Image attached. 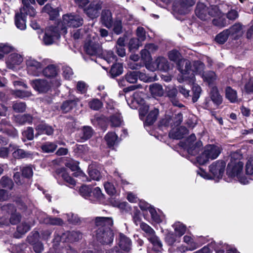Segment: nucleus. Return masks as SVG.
<instances>
[{
    "label": "nucleus",
    "mask_w": 253,
    "mask_h": 253,
    "mask_svg": "<svg viewBox=\"0 0 253 253\" xmlns=\"http://www.w3.org/2000/svg\"><path fill=\"white\" fill-rule=\"evenodd\" d=\"M96 227L95 231L97 240L104 245L112 243L114 234L111 227L113 225V220L111 217H96L94 219Z\"/></svg>",
    "instance_id": "obj_1"
},
{
    "label": "nucleus",
    "mask_w": 253,
    "mask_h": 253,
    "mask_svg": "<svg viewBox=\"0 0 253 253\" xmlns=\"http://www.w3.org/2000/svg\"><path fill=\"white\" fill-rule=\"evenodd\" d=\"M205 65L201 61H195L193 63V69L189 61L182 59L178 61L177 68L181 73L183 81H188L190 83L194 84L195 81V74L201 76L204 73Z\"/></svg>",
    "instance_id": "obj_2"
},
{
    "label": "nucleus",
    "mask_w": 253,
    "mask_h": 253,
    "mask_svg": "<svg viewBox=\"0 0 253 253\" xmlns=\"http://www.w3.org/2000/svg\"><path fill=\"white\" fill-rule=\"evenodd\" d=\"M59 73V65L48 60V91H55L61 85Z\"/></svg>",
    "instance_id": "obj_3"
},
{
    "label": "nucleus",
    "mask_w": 253,
    "mask_h": 253,
    "mask_svg": "<svg viewBox=\"0 0 253 253\" xmlns=\"http://www.w3.org/2000/svg\"><path fill=\"white\" fill-rule=\"evenodd\" d=\"M26 68L27 74L34 77L43 75L47 76V67H43L42 64L32 57H28L25 60Z\"/></svg>",
    "instance_id": "obj_4"
},
{
    "label": "nucleus",
    "mask_w": 253,
    "mask_h": 253,
    "mask_svg": "<svg viewBox=\"0 0 253 253\" xmlns=\"http://www.w3.org/2000/svg\"><path fill=\"white\" fill-rule=\"evenodd\" d=\"M182 119V115L181 113L175 114L174 116L172 112H169V114L166 115L165 118L161 120L160 125L161 126H168L169 125L171 126H172L173 125L177 126L180 125Z\"/></svg>",
    "instance_id": "obj_5"
},
{
    "label": "nucleus",
    "mask_w": 253,
    "mask_h": 253,
    "mask_svg": "<svg viewBox=\"0 0 253 253\" xmlns=\"http://www.w3.org/2000/svg\"><path fill=\"white\" fill-rule=\"evenodd\" d=\"M216 7V5H212L208 7L203 3H199L195 9L196 15L202 20H208L211 19L213 13L211 11H212L214 7Z\"/></svg>",
    "instance_id": "obj_6"
},
{
    "label": "nucleus",
    "mask_w": 253,
    "mask_h": 253,
    "mask_svg": "<svg viewBox=\"0 0 253 253\" xmlns=\"http://www.w3.org/2000/svg\"><path fill=\"white\" fill-rule=\"evenodd\" d=\"M102 4L103 2L101 0H93L87 7L84 8V11L89 18H96L99 15Z\"/></svg>",
    "instance_id": "obj_7"
},
{
    "label": "nucleus",
    "mask_w": 253,
    "mask_h": 253,
    "mask_svg": "<svg viewBox=\"0 0 253 253\" xmlns=\"http://www.w3.org/2000/svg\"><path fill=\"white\" fill-rule=\"evenodd\" d=\"M226 163L222 160L216 161L209 166V170L213 179H219L224 173Z\"/></svg>",
    "instance_id": "obj_8"
},
{
    "label": "nucleus",
    "mask_w": 253,
    "mask_h": 253,
    "mask_svg": "<svg viewBox=\"0 0 253 253\" xmlns=\"http://www.w3.org/2000/svg\"><path fill=\"white\" fill-rule=\"evenodd\" d=\"M83 19L79 15L67 14L63 16V24L70 27H79L82 25Z\"/></svg>",
    "instance_id": "obj_9"
},
{
    "label": "nucleus",
    "mask_w": 253,
    "mask_h": 253,
    "mask_svg": "<svg viewBox=\"0 0 253 253\" xmlns=\"http://www.w3.org/2000/svg\"><path fill=\"white\" fill-rule=\"evenodd\" d=\"M23 61L22 55L18 53H12L10 54L6 59V66L9 69L15 70L18 69Z\"/></svg>",
    "instance_id": "obj_10"
},
{
    "label": "nucleus",
    "mask_w": 253,
    "mask_h": 253,
    "mask_svg": "<svg viewBox=\"0 0 253 253\" xmlns=\"http://www.w3.org/2000/svg\"><path fill=\"white\" fill-rule=\"evenodd\" d=\"M211 11V12H213L211 17L214 18L212 21V24L214 26L223 28L228 25L224 13L220 10L218 7H214L212 11Z\"/></svg>",
    "instance_id": "obj_11"
},
{
    "label": "nucleus",
    "mask_w": 253,
    "mask_h": 253,
    "mask_svg": "<svg viewBox=\"0 0 253 253\" xmlns=\"http://www.w3.org/2000/svg\"><path fill=\"white\" fill-rule=\"evenodd\" d=\"M178 90L180 93H181L184 97L187 98L192 97V100L193 102H196L200 97L201 88L197 84H194L192 87L193 95L191 96L189 94L190 90L186 88L185 87L180 85L178 86Z\"/></svg>",
    "instance_id": "obj_12"
},
{
    "label": "nucleus",
    "mask_w": 253,
    "mask_h": 253,
    "mask_svg": "<svg viewBox=\"0 0 253 253\" xmlns=\"http://www.w3.org/2000/svg\"><path fill=\"white\" fill-rule=\"evenodd\" d=\"M222 245V243L221 242L216 243L215 242H211L207 246L193 253H211V249H214L217 253H223L224 252V249H227L228 246L225 244L220 248L219 246Z\"/></svg>",
    "instance_id": "obj_13"
},
{
    "label": "nucleus",
    "mask_w": 253,
    "mask_h": 253,
    "mask_svg": "<svg viewBox=\"0 0 253 253\" xmlns=\"http://www.w3.org/2000/svg\"><path fill=\"white\" fill-rule=\"evenodd\" d=\"M243 166L244 164L242 162H232L228 164L227 173L229 176L232 177H238L243 170Z\"/></svg>",
    "instance_id": "obj_14"
},
{
    "label": "nucleus",
    "mask_w": 253,
    "mask_h": 253,
    "mask_svg": "<svg viewBox=\"0 0 253 253\" xmlns=\"http://www.w3.org/2000/svg\"><path fill=\"white\" fill-rule=\"evenodd\" d=\"M87 54L90 55H100L102 52V47L99 43L95 41H88L84 46Z\"/></svg>",
    "instance_id": "obj_15"
},
{
    "label": "nucleus",
    "mask_w": 253,
    "mask_h": 253,
    "mask_svg": "<svg viewBox=\"0 0 253 253\" xmlns=\"http://www.w3.org/2000/svg\"><path fill=\"white\" fill-rule=\"evenodd\" d=\"M82 234L78 231H67L63 233L60 237V241L63 242H76L81 239Z\"/></svg>",
    "instance_id": "obj_16"
},
{
    "label": "nucleus",
    "mask_w": 253,
    "mask_h": 253,
    "mask_svg": "<svg viewBox=\"0 0 253 253\" xmlns=\"http://www.w3.org/2000/svg\"><path fill=\"white\" fill-rule=\"evenodd\" d=\"M204 151L210 160H212L218 157L221 152V148L217 145H208L205 147Z\"/></svg>",
    "instance_id": "obj_17"
},
{
    "label": "nucleus",
    "mask_w": 253,
    "mask_h": 253,
    "mask_svg": "<svg viewBox=\"0 0 253 253\" xmlns=\"http://www.w3.org/2000/svg\"><path fill=\"white\" fill-rule=\"evenodd\" d=\"M158 112H140L139 118L141 120H144V125H151L156 121Z\"/></svg>",
    "instance_id": "obj_18"
},
{
    "label": "nucleus",
    "mask_w": 253,
    "mask_h": 253,
    "mask_svg": "<svg viewBox=\"0 0 253 253\" xmlns=\"http://www.w3.org/2000/svg\"><path fill=\"white\" fill-rule=\"evenodd\" d=\"M188 129L185 126H175L172 128L169 133V137L171 138L179 139L183 137L187 133Z\"/></svg>",
    "instance_id": "obj_19"
},
{
    "label": "nucleus",
    "mask_w": 253,
    "mask_h": 253,
    "mask_svg": "<svg viewBox=\"0 0 253 253\" xmlns=\"http://www.w3.org/2000/svg\"><path fill=\"white\" fill-rule=\"evenodd\" d=\"M65 27L61 28L62 30H64ZM60 29V24L57 26L50 27L48 28V45L52 44L56 40H58L60 38L59 30Z\"/></svg>",
    "instance_id": "obj_20"
},
{
    "label": "nucleus",
    "mask_w": 253,
    "mask_h": 253,
    "mask_svg": "<svg viewBox=\"0 0 253 253\" xmlns=\"http://www.w3.org/2000/svg\"><path fill=\"white\" fill-rule=\"evenodd\" d=\"M31 27L34 30H38L37 33L39 38L42 41V43L45 45H47V32L46 29H40V25L36 21H31Z\"/></svg>",
    "instance_id": "obj_21"
},
{
    "label": "nucleus",
    "mask_w": 253,
    "mask_h": 253,
    "mask_svg": "<svg viewBox=\"0 0 253 253\" xmlns=\"http://www.w3.org/2000/svg\"><path fill=\"white\" fill-rule=\"evenodd\" d=\"M32 87L39 93L47 91V82L45 79H36L31 82Z\"/></svg>",
    "instance_id": "obj_22"
},
{
    "label": "nucleus",
    "mask_w": 253,
    "mask_h": 253,
    "mask_svg": "<svg viewBox=\"0 0 253 253\" xmlns=\"http://www.w3.org/2000/svg\"><path fill=\"white\" fill-rule=\"evenodd\" d=\"M226 30L230 36L236 39L243 34V26L241 24L237 23Z\"/></svg>",
    "instance_id": "obj_23"
},
{
    "label": "nucleus",
    "mask_w": 253,
    "mask_h": 253,
    "mask_svg": "<svg viewBox=\"0 0 253 253\" xmlns=\"http://www.w3.org/2000/svg\"><path fill=\"white\" fill-rule=\"evenodd\" d=\"M119 246L123 250L128 252L131 249V240L123 233L119 234Z\"/></svg>",
    "instance_id": "obj_24"
},
{
    "label": "nucleus",
    "mask_w": 253,
    "mask_h": 253,
    "mask_svg": "<svg viewBox=\"0 0 253 253\" xmlns=\"http://www.w3.org/2000/svg\"><path fill=\"white\" fill-rule=\"evenodd\" d=\"M56 173L59 176L61 177L71 187H73L76 185V181L68 174L65 169L60 168L57 169Z\"/></svg>",
    "instance_id": "obj_25"
},
{
    "label": "nucleus",
    "mask_w": 253,
    "mask_h": 253,
    "mask_svg": "<svg viewBox=\"0 0 253 253\" xmlns=\"http://www.w3.org/2000/svg\"><path fill=\"white\" fill-rule=\"evenodd\" d=\"M93 133V130L91 126H84L81 130V132L78 134L80 140L84 141L89 139Z\"/></svg>",
    "instance_id": "obj_26"
},
{
    "label": "nucleus",
    "mask_w": 253,
    "mask_h": 253,
    "mask_svg": "<svg viewBox=\"0 0 253 253\" xmlns=\"http://www.w3.org/2000/svg\"><path fill=\"white\" fill-rule=\"evenodd\" d=\"M16 27L20 30L26 29V18L19 12L16 13L14 17Z\"/></svg>",
    "instance_id": "obj_27"
},
{
    "label": "nucleus",
    "mask_w": 253,
    "mask_h": 253,
    "mask_svg": "<svg viewBox=\"0 0 253 253\" xmlns=\"http://www.w3.org/2000/svg\"><path fill=\"white\" fill-rule=\"evenodd\" d=\"M210 96L214 105L217 106L216 109H218V107L221 104L222 102V97L219 93L216 87L213 86L211 88Z\"/></svg>",
    "instance_id": "obj_28"
},
{
    "label": "nucleus",
    "mask_w": 253,
    "mask_h": 253,
    "mask_svg": "<svg viewBox=\"0 0 253 253\" xmlns=\"http://www.w3.org/2000/svg\"><path fill=\"white\" fill-rule=\"evenodd\" d=\"M177 90L176 88L173 87L167 91V95L171 99V102L174 106L178 107L182 109L184 106L175 99L177 94Z\"/></svg>",
    "instance_id": "obj_29"
},
{
    "label": "nucleus",
    "mask_w": 253,
    "mask_h": 253,
    "mask_svg": "<svg viewBox=\"0 0 253 253\" xmlns=\"http://www.w3.org/2000/svg\"><path fill=\"white\" fill-rule=\"evenodd\" d=\"M149 91L154 97H161L164 95V90L163 86L158 84L154 83L150 84L149 87Z\"/></svg>",
    "instance_id": "obj_30"
},
{
    "label": "nucleus",
    "mask_w": 253,
    "mask_h": 253,
    "mask_svg": "<svg viewBox=\"0 0 253 253\" xmlns=\"http://www.w3.org/2000/svg\"><path fill=\"white\" fill-rule=\"evenodd\" d=\"M14 121L20 125H23L26 123L30 124L32 122L33 118L29 114H19L14 116Z\"/></svg>",
    "instance_id": "obj_31"
},
{
    "label": "nucleus",
    "mask_w": 253,
    "mask_h": 253,
    "mask_svg": "<svg viewBox=\"0 0 253 253\" xmlns=\"http://www.w3.org/2000/svg\"><path fill=\"white\" fill-rule=\"evenodd\" d=\"M101 21L102 24L107 28L112 25L113 20L112 13L109 10H103L101 14Z\"/></svg>",
    "instance_id": "obj_32"
},
{
    "label": "nucleus",
    "mask_w": 253,
    "mask_h": 253,
    "mask_svg": "<svg viewBox=\"0 0 253 253\" xmlns=\"http://www.w3.org/2000/svg\"><path fill=\"white\" fill-rule=\"evenodd\" d=\"M177 2L179 4V10L181 14H185L188 11L189 7L195 4L193 0H177Z\"/></svg>",
    "instance_id": "obj_33"
},
{
    "label": "nucleus",
    "mask_w": 253,
    "mask_h": 253,
    "mask_svg": "<svg viewBox=\"0 0 253 253\" xmlns=\"http://www.w3.org/2000/svg\"><path fill=\"white\" fill-rule=\"evenodd\" d=\"M154 64L157 66V68L160 70L167 71L169 68L167 59L163 57L157 58Z\"/></svg>",
    "instance_id": "obj_34"
},
{
    "label": "nucleus",
    "mask_w": 253,
    "mask_h": 253,
    "mask_svg": "<svg viewBox=\"0 0 253 253\" xmlns=\"http://www.w3.org/2000/svg\"><path fill=\"white\" fill-rule=\"evenodd\" d=\"M147 239L153 245L154 249L158 252L162 249V243L159 238L154 233L153 235L148 237Z\"/></svg>",
    "instance_id": "obj_35"
},
{
    "label": "nucleus",
    "mask_w": 253,
    "mask_h": 253,
    "mask_svg": "<svg viewBox=\"0 0 253 253\" xmlns=\"http://www.w3.org/2000/svg\"><path fill=\"white\" fill-rule=\"evenodd\" d=\"M202 143L201 141L196 142L194 144H189L186 146L188 153L191 155H196L201 150Z\"/></svg>",
    "instance_id": "obj_36"
},
{
    "label": "nucleus",
    "mask_w": 253,
    "mask_h": 253,
    "mask_svg": "<svg viewBox=\"0 0 253 253\" xmlns=\"http://www.w3.org/2000/svg\"><path fill=\"white\" fill-rule=\"evenodd\" d=\"M105 139L108 147L111 148L118 142V137L115 132H109L106 134Z\"/></svg>",
    "instance_id": "obj_37"
},
{
    "label": "nucleus",
    "mask_w": 253,
    "mask_h": 253,
    "mask_svg": "<svg viewBox=\"0 0 253 253\" xmlns=\"http://www.w3.org/2000/svg\"><path fill=\"white\" fill-rule=\"evenodd\" d=\"M226 98L232 103L238 101V96L236 90L230 86H227L225 89Z\"/></svg>",
    "instance_id": "obj_38"
},
{
    "label": "nucleus",
    "mask_w": 253,
    "mask_h": 253,
    "mask_svg": "<svg viewBox=\"0 0 253 253\" xmlns=\"http://www.w3.org/2000/svg\"><path fill=\"white\" fill-rule=\"evenodd\" d=\"M19 12L26 17L27 15H29L30 17H34L36 16L37 13L35 9L31 5L22 7L20 9Z\"/></svg>",
    "instance_id": "obj_39"
},
{
    "label": "nucleus",
    "mask_w": 253,
    "mask_h": 253,
    "mask_svg": "<svg viewBox=\"0 0 253 253\" xmlns=\"http://www.w3.org/2000/svg\"><path fill=\"white\" fill-rule=\"evenodd\" d=\"M13 157L15 159H24L29 158L32 156L30 152L25 151L23 149H16L12 153Z\"/></svg>",
    "instance_id": "obj_40"
},
{
    "label": "nucleus",
    "mask_w": 253,
    "mask_h": 253,
    "mask_svg": "<svg viewBox=\"0 0 253 253\" xmlns=\"http://www.w3.org/2000/svg\"><path fill=\"white\" fill-rule=\"evenodd\" d=\"M79 100H68L64 102L61 106V109L65 111H70L77 109V102Z\"/></svg>",
    "instance_id": "obj_41"
},
{
    "label": "nucleus",
    "mask_w": 253,
    "mask_h": 253,
    "mask_svg": "<svg viewBox=\"0 0 253 253\" xmlns=\"http://www.w3.org/2000/svg\"><path fill=\"white\" fill-rule=\"evenodd\" d=\"M91 192L92 187L86 185H83L79 190L80 194L82 197L90 200H92Z\"/></svg>",
    "instance_id": "obj_42"
},
{
    "label": "nucleus",
    "mask_w": 253,
    "mask_h": 253,
    "mask_svg": "<svg viewBox=\"0 0 253 253\" xmlns=\"http://www.w3.org/2000/svg\"><path fill=\"white\" fill-rule=\"evenodd\" d=\"M100 55H101L103 58L108 63H113L116 61V56L114 52L111 50L102 51Z\"/></svg>",
    "instance_id": "obj_43"
},
{
    "label": "nucleus",
    "mask_w": 253,
    "mask_h": 253,
    "mask_svg": "<svg viewBox=\"0 0 253 253\" xmlns=\"http://www.w3.org/2000/svg\"><path fill=\"white\" fill-rule=\"evenodd\" d=\"M0 184L3 188L11 190L13 188L14 183L10 178L7 176H3L0 180Z\"/></svg>",
    "instance_id": "obj_44"
},
{
    "label": "nucleus",
    "mask_w": 253,
    "mask_h": 253,
    "mask_svg": "<svg viewBox=\"0 0 253 253\" xmlns=\"http://www.w3.org/2000/svg\"><path fill=\"white\" fill-rule=\"evenodd\" d=\"M110 122L111 126L113 127L120 126L123 122L122 118L120 114L119 113L112 116L110 118Z\"/></svg>",
    "instance_id": "obj_45"
},
{
    "label": "nucleus",
    "mask_w": 253,
    "mask_h": 253,
    "mask_svg": "<svg viewBox=\"0 0 253 253\" xmlns=\"http://www.w3.org/2000/svg\"><path fill=\"white\" fill-rule=\"evenodd\" d=\"M172 226L174 229L175 233L179 237L182 236L186 231V226L180 222H176Z\"/></svg>",
    "instance_id": "obj_46"
},
{
    "label": "nucleus",
    "mask_w": 253,
    "mask_h": 253,
    "mask_svg": "<svg viewBox=\"0 0 253 253\" xmlns=\"http://www.w3.org/2000/svg\"><path fill=\"white\" fill-rule=\"evenodd\" d=\"M139 72L134 71L128 72L125 76L126 80L129 83H136L138 78Z\"/></svg>",
    "instance_id": "obj_47"
},
{
    "label": "nucleus",
    "mask_w": 253,
    "mask_h": 253,
    "mask_svg": "<svg viewBox=\"0 0 253 253\" xmlns=\"http://www.w3.org/2000/svg\"><path fill=\"white\" fill-rule=\"evenodd\" d=\"M123 67L121 63H115L113 64L110 70L111 74L114 76L116 77L119 76L123 73Z\"/></svg>",
    "instance_id": "obj_48"
},
{
    "label": "nucleus",
    "mask_w": 253,
    "mask_h": 253,
    "mask_svg": "<svg viewBox=\"0 0 253 253\" xmlns=\"http://www.w3.org/2000/svg\"><path fill=\"white\" fill-rule=\"evenodd\" d=\"M12 93L17 97L24 98L32 96V94L31 91L22 90L20 89H15L12 90Z\"/></svg>",
    "instance_id": "obj_49"
},
{
    "label": "nucleus",
    "mask_w": 253,
    "mask_h": 253,
    "mask_svg": "<svg viewBox=\"0 0 253 253\" xmlns=\"http://www.w3.org/2000/svg\"><path fill=\"white\" fill-rule=\"evenodd\" d=\"M140 227L145 232L147 238L155 233V231L149 225L144 222H141Z\"/></svg>",
    "instance_id": "obj_50"
},
{
    "label": "nucleus",
    "mask_w": 253,
    "mask_h": 253,
    "mask_svg": "<svg viewBox=\"0 0 253 253\" xmlns=\"http://www.w3.org/2000/svg\"><path fill=\"white\" fill-rule=\"evenodd\" d=\"M201 77L203 80L208 83L209 84H211L216 79L215 74L212 71H209L206 73L204 72V73H202Z\"/></svg>",
    "instance_id": "obj_51"
},
{
    "label": "nucleus",
    "mask_w": 253,
    "mask_h": 253,
    "mask_svg": "<svg viewBox=\"0 0 253 253\" xmlns=\"http://www.w3.org/2000/svg\"><path fill=\"white\" fill-rule=\"evenodd\" d=\"M229 36L227 31L224 30L222 32L218 34L215 37V41L219 43L223 44L227 40L228 37Z\"/></svg>",
    "instance_id": "obj_52"
},
{
    "label": "nucleus",
    "mask_w": 253,
    "mask_h": 253,
    "mask_svg": "<svg viewBox=\"0 0 253 253\" xmlns=\"http://www.w3.org/2000/svg\"><path fill=\"white\" fill-rule=\"evenodd\" d=\"M90 108L93 110H98L103 106V103L98 99H93L88 103Z\"/></svg>",
    "instance_id": "obj_53"
},
{
    "label": "nucleus",
    "mask_w": 253,
    "mask_h": 253,
    "mask_svg": "<svg viewBox=\"0 0 253 253\" xmlns=\"http://www.w3.org/2000/svg\"><path fill=\"white\" fill-rule=\"evenodd\" d=\"M30 228L31 226L28 223L26 222H22L17 226V231L18 233L22 235L30 230Z\"/></svg>",
    "instance_id": "obj_54"
},
{
    "label": "nucleus",
    "mask_w": 253,
    "mask_h": 253,
    "mask_svg": "<svg viewBox=\"0 0 253 253\" xmlns=\"http://www.w3.org/2000/svg\"><path fill=\"white\" fill-rule=\"evenodd\" d=\"M88 174L91 179L99 181L101 177L100 172L95 169L90 168L88 169Z\"/></svg>",
    "instance_id": "obj_55"
},
{
    "label": "nucleus",
    "mask_w": 253,
    "mask_h": 253,
    "mask_svg": "<svg viewBox=\"0 0 253 253\" xmlns=\"http://www.w3.org/2000/svg\"><path fill=\"white\" fill-rule=\"evenodd\" d=\"M20 170L23 176L26 178H30L33 174V169L31 166H25L20 167Z\"/></svg>",
    "instance_id": "obj_56"
},
{
    "label": "nucleus",
    "mask_w": 253,
    "mask_h": 253,
    "mask_svg": "<svg viewBox=\"0 0 253 253\" xmlns=\"http://www.w3.org/2000/svg\"><path fill=\"white\" fill-rule=\"evenodd\" d=\"M14 50V48L7 43H0V52L2 54H8Z\"/></svg>",
    "instance_id": "obj_57"
},
{
    "label": "nucleus",
    "mask_w": 253,
    "mask_h": 253,
    "mask_svg": "<svg viewBox=\"0 0 253 253\" xmlns=\"http://www.w3.org/2000/svg\"><path fill=\"white\" fill-rule=\"evenodd\" d=\"M3 132L13 138L18 136L17 130L12 126H9L3 129Z\"/></svg>",
    "instance_id": "obj_58"
},
{
    "label": "nucleus",
    "mask_w": 253,
    "mask_h": 253,
    "mask_svg": "<svg viewBox=\"0 0 253 253\" xmlns=\"http://www.w3.org/2000/svg\"><path fill=\"white\" fill-rule=\"evenodd\" d=\"M149 212L151 214L152 219L154 221L157 223H159L162 221V217L157 213L154 208H152L149 209Z\"/></svg>",
    "instance_id": "obj_59"
},
{
    "label": "nucleus",
    "mask_w": 253,
    "mask_h": 253,
    "mask_svg": "<svg viewBox=\"0 0 253 253\" xmlns=\"http://www.w3.org/2000/svg\"><path fill=\"white\" fill-rule=\"evenodd\" d=\"M103 195L101 192L100 189L97 187L93 189H92L91 197H93L95 199L91 201L99 200L103 198Z\"/></svg>",
    "instance_id": "obj_60"
},
{
    "label": "nucleus",
    "mask_w": 253,
    "mask_h": 253,
    "mask_svg": "<svg viewBox=\"0 0 253 253\" xmlns=\"http://www.w3.org/2000/svg\"><path fill=\"white\" fill-rule=\"evenodd\" d=\"M76 87L79 92L84 94L87 90L88 85L84 82L81 81L77 82Z\"/></svg>",
    "instance_id": "obj_61"
},
{
    "label": "nucleus",
    "mask_w": 253,
    "mask_h": 253,
    "mask_svg": "<svg viewBox=\"0 0 253 253\" xmlns=\"http://www.w3.org/2000/svg\"><path fill=\"white\" fill-rule=\"evenodd\" d=\"M63 76L65 79L70 80L73 76L72 69L69 66H65L62 69Z\"/></svg>",
    "instance_id": "obj_62"
},
{
    "label": "nucleus",
    "mask_w": 253,
    "mask_h": 253,
    "mask_svg": "<svg viewBox=\"0 0 253 253\" xmlns=\"http://www.w3.org/2000/svg\"><path fill=\"white\" fill-rule=\"evenodd\" d=\"M39 237V234L38 232L36 231L33 233L32 235H30L27 237V242L33 245L34 244L38 242V239Z\"/></svg>",
    "instance_id": "obj_63"
},
{
    "label": "nucleus",
    "mask_w": 253,
    "mask_h": 253,
    "mask_svg": "<svg viewBox=\"0 0 253 253\" xmlns=\"http://www.w3.org/2000/svg\"><path fill=\"white\" fill-rule=\"evenodd\" d=\"M196 161L197 163L200 165H204L208 163L210 159L206 155L205 151L199 156L196 158Z\"/></svg>",
    "instance_id": "obj_64"
}]
</instances>
